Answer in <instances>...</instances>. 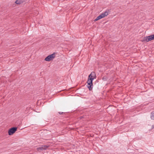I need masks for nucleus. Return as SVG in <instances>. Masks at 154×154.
I'll use <instances>...</instances> for the list:
<instances>
[{"label": "nucleus", "instance_id": "f257e3e1", "mask_svg": "<svg viewBox=\"0 0 154 154\" xmlns=\"http://www.w3.org/2000/svg\"><path fill=\"white\" fill-rule=\"evenodd\" d=\"M96 78V76L95 72H92L88 76V78L87 81L88 85H92V81Z\"/></svg>", "mask_w": 154, "mask_h": 154}, {"label": "nucleus", "instance_id": "f03ea898", "mask_svg": "<svg viewBox=\"0 0 154 154\" xmlns=\"http://www.w3.org/2000/svg\"><path fill=\"white\" fill-rule=\"evenodd\" d=\"M154 39V34L152 35L144 37L143 39L142 40V42H148Z\"/></svg>", "mask_w": 154, "mask_h": 154}, {"label": "nucleus", "instance_id": "7ed1b4c3", "mask_svg": "<svg viewBox=\"0 0 154 154\" xmlns=\"http://www.w3.org/2000/svg\"><path fill=\"white\" fill-rule=\"evenodd\" d=\"M55 57V54L53 53L51 54L48 56L46 57L45 60V61H49L51 60H53Z\"/></svg>", "mask_w": 154, "mask_h": 154}, {"label": "nucleus", "instance_id": "20e7f679", "mask_svg": "<svg viewBox=\"0 0 154 154\" xmlns=\"http://www.w3.org/2000/svg\"><path fill=\"white\" fill-rule=\"evenodd\" d=\"M17 127H13L9 129L8 131V134L10 135H12L17 131Z\"/></svg>", "mask_w": 154, "mask_h": 154}, {"label": "nucleus", "instance_id": "39448f33", "mask_svg": "<svg viewBox=\"0 0 154 154\" xmlns=\"http://www.w3.org/2000/svg\"><path fill=\"white\" fill-rule=\"evenodd\" d=\"M48 147V146L47 145L42 146L41 147L37 148V150L39 151L40 150H45Z\"/></svg>", "mask_w": 154, "mask_h": 154}, {"label": "nucleus", "instance_id": "423d86ee", "mask_svg": "<svg viewBox=\"0 0 154 154\" xmlns=\"http://www.w3.org/2000/svg\"><path fill=\"white\" fill-rule=\"evenodd\" d=\"M108 14V12L107 11H106L102 13L101 15H100V16H101V17L102 18L104 17H105L107 16Z\"/></svg>", "mask_w": 154, "mask_h": 154}, {"label": "nucleus", "instance_id": "0eeeda50", "mask_svg": "<svg viewBox=\"0 0 154 154\" xmlns=\"http://www.w3.org/2000/svg\"><path fill=\"white\" fill-rule=\"evenodd\" d=\"M25 0H17L15 2V3L17 4H20L25 2Z\"/></svg>", "mask_w": 154, "mask_h": 154}, {"label": "nucleus", "instance_id": "6e6552de", "mask_svg": "<svg viewBox=\"0 0 154 154\" xmlns=\"http://www.w3.org/2000/svg\"><path fill=\"white\" fill-rule=\"evenodd\" d=\"M93 84L88 85L87 87L90 91H91L92 89Z\"/></svg>", "mask_w": 154, "mask_h": 154}, {"label": "nucleus", "instance_id": "1a4fd4ad", "mask_svg": "<svg viewBox=\"0 0 154 154\" xmlns=\"http://www.w3.org/2000/svg\"><path fill=\"white\" fill-rule=\"evenodd\" d=\"M150 117L151 119L154 120V111L152 112H151Z\"/></svg>", "mask_w": 154, "mask_h": 154}, {"label": "nucleus", "instance_id": "9d476101", "mask_svg": "<svg viewBox=\"0 0 154 154\" xmlns=\"http://www.w3.org/2000/svg\"><path fill=\"white\" fill-rule=\"evenodd\" d=\"M101 16H100V15H99V16H98L97 18L95 19V20H94V21H96L100 19H101Z\"/></svg>", "mask_w": 154, "mask_h": 154}, {"label": "nucleus", "instance_id": "9b49d317", "mask_svg": "<svg viewBox=\"0 0 154 154\" xmlns=\"http://www.w3.org/2000/svg\"><path fill=\"white\" fill-rule=\"evenodd\" d=\"M107 78L106 76H103V79L104 81H106L107 80Z\"/></svg>", "mask_w": 154, "mask_h": 154}, {"label": "nucleus", "instance_id": "f8f14e48", "mask_svg": "<svg viewBox=\"0 0 154 154\" xmlns=\"http://www.w3.org/2000/svg\"><path fill=\"white\" fill-rule=\"evenodd\" d=\"M154 128V125H152V129Z\"/></svg>", "mask_w": 154, "mask_h": 154}, {"label": "nucleus", "instance_id": "ddd939ff", "mask_svg": "<svg viewBox=\"0 0 154 154\" xmlns=\"http://www.w3.org/2000/svg\"><path fill=\"white\" fill-rule=\"evenodd\" d=\"M63 112H59V113L60 114H63Z\"/></svg>", "mask_w": 154, "mask_h": 154}]
</instances>
